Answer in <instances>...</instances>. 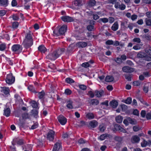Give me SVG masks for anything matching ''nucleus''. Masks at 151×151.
<instances>
[{
    "mask_svg": "<svg viewBox=\"0 0 151 151\" xmlns=\"http://www.w3.org/2000/svg\"><path fill=\"white\" fill-rule=\"evenodd\" d=\"M65 49L64 48H61L58 49L55 51L57 53V55L58 57L61 55L64 52Z\"/></svg>",
    "mask_w": 151,
    "mask_h": 151,
    "instance_id": "nucleus-22",
    "label": "nucleus"
},
{
    "mask_svg": "<svg viewBox=\"0 0 151 151\" xmlns=\"http://www.w3.org/2000/svg\"><path fill=\"white\" fill-rule=\"evenodd\" d=\"M133 41L135 42L139 43L141 42V40L139 38H135L133 40Z\"/></svg>",
    "mask_w": 151,
    "mask_h": 151,
    "instance_id": "nucleus-45",
    "label": "nucleus"
},
{
    "mask_svg": "<svg viewBox=\"0 0 151 151\" xmlns=\"http://www.w3.org/2000/svg\"><path fill=\"white\" fill-rule=\"evenodd\" d=\"M111 136L108 134H103L101 135L100 137V139L101 140H103L105 139L107 137L111 138Z\"/></svg>",
    "mask_w": 151,
    "mask_h": 151,
    "instance_id": "nucleus-18",
    "label": "nucleus"
},
{
    "mask_svg": "<svg viewBox=\"0 0 151 151\" xmlns=\"http://www.w3.org/2000/svg\"><path fill=\"white\" fill-rule=\"evenodd\" d=\"M57 53L55 51L51 54L48 55L47 57V58L51 60H55L58 57Z\"/></svg>",
    "mask_w": 151,
    "mask_h": 151,
    "instance_id": "nucleus-6",
    "label": "nucleus"
},
{
    "mask_svg": "<svg viewBox=\"0 0 151 151\" xmlns=\"http://www.w3.org/2000/svg\"><path fill=\"white\" fill-rule=\"evenodd\" d=\"M88 95L91 98L93 97L94 96L93 92L91 91H90L88 92Z\"/></svg>",
    "mask_w": 151,
    "mask_h": 151,
    "instance_id": "nucleus-62",
    "label": "nucleus"
},
{
    "mask_svg": "<svg viewBox=\"0 0 151 151\" xmlns=\"http://www.w3.org/2000/svg\"><path fill=\"white\" fill-rule=\"evenodd\" d=\"M8 4L7 0H0V4L6 6Z\"/></svg>",
    "mask_w": 151,
    "mask_h": 151,
    "instance_id": "nucleus-35",
    "label": "nucleus"
},
{
    "mask_svg": "<svg viewBox=\"0 0 151 151\" xmlns=\"http://www.w3.org/2000/svg\"><path fill=\"white\" fill-rule=\"evenodd\" d=\"M28 89L29 90L34 93H36L34 88L32 86H29L28 87Z\"/></svg>",
    "mask_w": 151,
    "mask_h": 151,
    "instance_id": "nucleus-43",
    "label": "nucleus"
},
{
    "mask_svg": "<svg viewBox=\"0 0 151 151\" xmlns=\"http://www.w3.org/2000/svg\"><path fill=\"white\" fill-rule=\"evenodd\" d=\"M114 6L116 9H119L122 10H124L126 8V6L124 5L123 4H120L118 2L115 3Z\"/></svg>",
    "mask_w": 151,
    "mask_h": 151,
    "instance_id": "nucleus-10",
    "label": "nucleus"
},
{
    "mask_svg": "<svg viewBox=\"0 0 151 151\" xmlns=\"http://www.w3.org/2000/svg\"><path fill=\"white\" fill-rule=\"evenodd\" d=\"M62 21L67 22H71L74 20V19L71 17L68 16H63L61 17Z\"/></svg>",
    "mask_w": 151,
    "mask_h": 151,
    "instance_id": "nucleus-7",
    "label": "nucleus"
},
{
    "mask_svg": "<svg viewBox=\"0 0 151 151\" xmlns=\"http://www.w3.org/2000/svg\"><path fill=\"white\" fill-rule=\"evenodd\" d=\"M86 114V117L88 119H91L94 118V114L92 113L89 112Z\"/></svg>",
    "mask_w": 151,
    "mask_h": 151,
    "instance_id": "nucleus-20",
    "label": "nucleus"
},
{
    "mask_svg": "<svg viewBox=\"0 0 151 151\" xmlns=\"http://www.w3.org/2000/svg\"><path fill=\"white\" fill-rule=\"evenodd\" d=\"M146 118L147 119H151V112L147 113L146 115Z\"/></svg>",
    "mask_w": 151,
    "mask_h": 151,
    "instance_id": "nucleus-64",
    "label": "nucleus"
},
{
    "mask_svg": "<svg viewBox=\"0 0 151 151\" xmlns=\"http://www.w3.org/2000/svg\"><path fill=\"white\" fill-rule=\"evenodd\" d=\"M91 103L93 105H96L99 104V101L97 99H93L91 100Z\"/></svg>",
    "mask_w": 151,
    "mask_h": 151,
    "instance_id": "nucleus-32",
    "label": "nucleus"
},
{
    "mask_svg": "<svg viewBox=\"0 0 151 151\" xmlns=\"http://www.w3.org/2000/svg\"><path fill=\"white\" fill-rule=\"evenodd\" d=\"M128 121L129 123L132 124H137V122L135 119H132L130 117H128Z\"/></svg>",
    "mask_w": 151,
    "mask_h": 151,
    "instance_id": "nucleus-29",
    "label": "nucleus"
},
{
    "mask_svg": "<svg viewBox=\"0 0 151 151\" xmlns=\"http://www.w3.org/2000/svg\"><path fill=\"white\" fill-rule=\"evenodd\" d=\"M114 80V78L111 76H107L105 78V81L107 82L112 81Z\"/></svg>",
    "mask_w": 151,
    "mask_h": 151,
    "instance_id": "nucleus-25",
    "label": "nucleus"
},
{
    "mask_svg": "<svg viewBox=\"0 0 151 151\" xmlns=\"http://www.w3.org/2000/svg\"><path fill=\"white\" fill-rule=\"evenodd\" d=\"M73 47L72 45H70L67 49V52L69 53H70L73 50Z\"/></svg>",
    "mask_w": 151,
    "mask_h": 151,
    "instance_id": "nucleus-37",
    "label": "nucleus"
},
{
    "mask_svg": "<svg viewBox=\"0 0 151 151\" xmlns=\"http://www.w3.org/2000/svg\"><path fill=\"white\" fill-rule=\"evenodd\" d=\"M114 46H118L119 45L122 47H124V44L123 43H120L118 41H115L113 42V44Z\"/></svg>",
    "mask_w": 151,
    "mask_h": 151,
    "instance_id": "nucleus-26",
    "label": "nucleus"
},
{
    "mask_svg": "<svg viewBox=\"0 0 151 151\" xmlns=\"http://www.w3.org/2000/svg\"><path fill=\"white\" fill-rule=\"evenodd\" d=\"M12 18L14 20H17L19 19L18 16L17 14H14L13 15Z\"/></svg>",
    "mask_w": 151,
    "mask_h": 151,
    "instance_id": "nucleus-63",
    "label": "nucleus"
},
{
    "mask_svg": "<svg viewBox=\"0 0 151 151\" xmlns=\"http://www.w3.org/2000/svg\"><path fill=\"white\" fill-rule=\"evenodd\" d=\"M142 45V44L137 45L134 46L133 47V49L136 50H140L141 49V47Z\"/></svg>",
    "mask_w": 151,
    "mask_h": 151,
    "instance_id": "nucleus-33",
    "label": "nucleus"
},
{
    "mask_svg": "<svg viewBox=\"0 0 151 151\" xmlns=\"http://www.w3.org/2000/svg\"><path fill=\"white\" fill-rule=\"evenodd\" d=\"M10 114V110L9 108H7L4 110V115L6 116H8Z\"/></svg>",
    "mask_w": 151,
    "mask_h": 151,
    "instance_id": "nucleus-23",
    "label": "nucleus"
},
{
    "mask_svg": "<svg viewBox=\"0 0 151 151\" xmlns=\"http://www.w3.org/2000/svg\"><path fill=\"white\" fill-rule=\"evenodd\" d=\"M87 29L89 31H93L94 29V27L93 25H89L87 26Z\"/></svg>",
    "mask_w": 151,
    "mask_h": 151,
    "instance_id": "nucleus-41",
    "label": "nucleus"
},
{
    "mask_svg": "<svg viewBox=\"0 0 151 151\" xmlns=\"http://www.w3.org/2000/svg\"><path fill=\"white\" fill-rule=\"evenodd\" d=\"M55 132L52 130H50L48 132L47 135V139L50 141H52L54 139Z\"/></svg>",
    "mask_w": 151,
    "mask_h": 151,
    "instance_id": "nucleus-9",
    "label": "nucleus"
},
{
    "mask_svg": "<svg viewBox=\"0 0 151 151\" xmlns=\"http://www.w3.org/2000/svg\"><path fill=\"white\" fill-rule=\"evenodd\" d=\"M146 54L143 52H140L137 55V57L139 58H142L146 57Z\"/></svg>",
    "mask_w": 151,
    "mask_h": 151,
    "instance_id": "nucleus-30",
    "label": "nucleus"
},
{
    "mask_svg": "<svg viewBox=\"0 0 151 151\" xmlns=\"http://www.w3.org/2000/svg\"><path fill=\"white\" fill-rule=\"evenodd\" d=\"M123 72L126 73H131L134 71V69L128 66H125L122 68Z\"/></svg>",
    "mask_w": 151,
    "mask_h": 151,
    "instance_id": "nucleus-11",
    "label": "nucleus"
},
{
    "mask_svg": "<svg viewBox=\"0 0 151 151\" xmlns=\"http://www.w3.org/2000/svg\"><path fill=\"white\" fill-rule=\"evenodd\" d=\"M65 93L66 95H69L71 93V91L70 89H67L65 90Z\"/></svg>",
    "mask_w": 151,
    "mask_h": 151,
    "instance_id": "nucleus-57",
    "label": "nucleus"
},
{
    "mask_svg": "<svg viewBox=\"0 0 151 151\" xmlns=\"http://www.w3.org/2000/svg\"><path fill=\"white\" fill-rule=\"evenodd\" d=\"M118 104V102L115 100H113L110 102V105L113 108H116Z\"/></svg>",
    "mask_w": 151,
    "mask_h": 151,
    "instance_id": "nucleus-19",
    "label": "nucleus"
},
{
    "mask_svg": "<svg viewBox=\"0 0 151 151\" xmlns=\"http://www.w3.org/2000/svg\"><path fill=\"white\" fill-rule=\"evenodd\" d=\"M14 81L15 78L13 76L11 73L7 75L6 79V81L7 84H12L14 82Z\"/></svg>",
    "mask_w": 151,
    "mask_h": 151,
    "instance_id": "nucleus-3",
    "label": "nucleus"
},
{
    "mask_svg": "<svg viewBox=\"0 0 151 151\" xmlns=\"http://www.w3.org/2000/svg\"><path fill=\"white\" fill-rule=\"evenodd\" d=\"M82 66L83 67L86 68L89 66V64L88 62H85L82 64Z\"/></svg>",
    "mask_w": 151,
    "mask_h": 151,
    "instance_id": "nucleus-56",
    "label": "nucleus"
},
{
    "mask_svg": "<svg viewBox=\"0 0 151 151\" xmlns=\"http://www.w3.org/2000/svg\"><path fill=\"white\" fill-rule=\"evenodd\" d=\"M81 0H76L74 1V4L76 6H80L81 5Z\"/></svg>",
    "mask_w": 151,
    "mask_h": 151,
    "instance_id": "nucleus-34",
    "label": "nucleus"
},
{
    "mask_svg": "<svg viewBox=\"0 0 151 151\" xmlns=\"http://www.w3.org/2000/svg\"><path fill=\"white\" fill-rule=\"evenodd\" d=\"M22 117L23 119H26L29 118L28 114L27 113L23 114H22Z\"/></svg>",
    "mask_w": 151,
    "mask_h": 151,
    "instance_id": "nucleus-46",
    "label": "nucleus"
},
{
    "mask_svg": "<svg viewBox=\"0 0 151 151\" xmlns=\"http://www.w3.org/2000/svg\"><path fill=\"white\" fill-rule=\"evenodd\" d=\"M150 46H148V47L145 49V51L146 53L150 55H151V50Z\"/></svg>",
    "mask_w": 151,
    "mask_h": 151,
    "instance_id": "nucleus-36",
    "label": "nucleus"
},
{
    "mask_svg": "<svg viewBox=\"0 0 151 151\" xmlns=\"http://www.w3.org/2000/svg\"><path fill=\"white\" fill-rule=\"evenodd\" d=\"M76 46L79 47H84L87 45L86 42H78L76 44Z\"/></svg>",
    "mask_w": 151,
    "mask_h": 151,
    "instance_id": "nucleus-15",
    "label": "nucleus"
},
{
    "mask_svg": "<svg viewBox=\"0 0 151 151\" xmlns=\"http://www.w3.org/2000/svg\"><path fill=\"white\" fill-rule=\"evenodd\" d=\"M98 122L95 120L91 121L89 123L90 126L93 128H94L97 127L98 125Z\"/></svg>",
    "mask_w": 151,
    "mask_h": 151,
    "instance_id": "nucleus-13",
    "label": "nucleus"
},
{
    "mask_svg": "<svg viewBox=\"0 0 151 151\" xmlns=\"http://www.w3.org/2000/svg\"><path fill=\"white\" fill-rule=\"evenodd\" d=\"M119 28V24L117 22H115L111 27V29L114 31L117 30Z\"/></svg>",
    "mask_w": 151,
    "mask_h": 151,
    "instance_id": "nucleus-17",
    "label": "nucleus"
},
{
    "mask_svg": "<svg viewBox=\"0 0 151 151\" xmlns=\"http://www.w3.org/2000/svg\"><path fill=\"white\" fill-rule=\"evenodd\" d=\"M120 106L121 109L123 111H125L127 109V106L124 104H122Z\"/></svg>",
    "mask_w": 151,
    "mask_h": 151,
    "instance_id": "nucleus-55",
    "label": "nucleus"
},
{
    "mask_svg": "<svg viewBox=\"0 0 151 151\" xmlns=\"http://www.w3.org/2000/svg\"><path fill=\"white\" fill-rule=\"evenodd\" d=\"M58 122L62 125H64L67 122V119L63 116L60 115L58 117Z\"/></svg>",
    "mask_w": 151,
    "mask_h": 151,
    "instance_id": "nucleus-5",
    "label": "nucleus"
},
{
    "mask_svg": "<svg viewBox=\"0 0 151 151\" xmlns=\"http://www.w3.org/2000/svg\"><path fill=\"white\" fill-rule=\"evenodd\" d=\"M45 95L44 92L42 91L39 93V97L40 99L42 98Z\"/></svg>",
    "mask_w": 151,
    "mask_h": 151,
    "instance_id": "nucleus-53",
    "label": "nucleus"
},
{
    "mask_svg": "<svg viewBox=\"0 0 151 151\" xmlns=\"http://www.w3.org/2000/svg\"><path fill=\"white\" fill-rule=\"evenodd\" d=\"M96 1L94 0H90L88 3V5L89 6H93L95 4Z\"/></svg>",
    "mask_w": 151,
    "mask_h": 151,
    "instance_id": "nucleus-39",
    "label": "nucleus"
},
{
    "mask_svg": "<svg viewBox=\"0 0 151 151\" xmlns=\"http://www.w3.org/2000/svg\"><path fill=\"white\" fill-rule=\"evenodd\" d=\"M33 41L24 39L23 42L24 47L26 48H28L31 46L33 44Z\"/></svg>",
    "mask_w": 151,
    "mask_h": 151,
    "instance_id": "nucleus-4",
    "label": "nucleus"
},
{
    "mask_svg": "<svg viewBox=\"0 0 151 151\" xmlns=\"http://www.w3.org/2000/svg\"><path fill=\"white\" fill-rule=\"evenodd\" d=\"M115 119L117 123H120L122 122L123 118L121 116H118L116 117Z\"/></svg>",
    "mask_w": 151,
    "mask_h": 151,
    "instance_id": "nucleus-28",
    "label": "nucleus"
},
{
    "mask_svg": "<svg viewBox=\"0 0 151 151\" xmlns=\"http://www.w3.org/2000/svg\"><path fill=\"white\" fill-rule=\"evenodd\" d=\"M38 50L42 52H45L46 51V49L43 45H41L38 47Z\"/></svg>",
    "mask_w": 151,
    "mask_h": 151,
    "instance_id": "nucleus-27",
    "label": "nucleus"
},
{
    "mask_svg": "<svg viewBox=\"0 0 151 151\" xmlns=\"http://www.w3.org/2000/svg\"><path fill=\"white\" fill-rule=\"evenodd\" d=\"M31 105L32 107L34 108H36L37 107V102L34 101H31Z\"/></svg>",
    "mask_w": 151,
    "mask_h": 151,
    "instance_id": "nucleus-38",
    "label": "nucleus"
},
{
    "mask_svg": "<svg viewBox=\"0 0 151 151\" xmlns=\"http://www.w3.org/2000/svg\"><path fill=\"white\" fill-rule=\"evenodd\" d=\"M125 77L126 79L128 81H131L132 76L130 75H125Z\"/></svg>",
    "mask_w": 151,
    "mask_h": 151,
    "instance_id": "nucleus-51",
    "label": "nucleus"
},
{
    "mask_svg": "<svg viewBox=\"0 0 151 151\" xmlns=\"http://www.w3.org/2000/svg\"><path fill=\"white\" fill-rule=\"evenodd\" d=\"M66 81L68 83H71L74 82V81L72 79L70 78H67L66 79Z\"/></svg>",
    "mask_w": 151,
    "mask_h": 151,
    "instance_id": "nucleus-42",
    "label": "nucleus"
},
{
    "mask_svg": "<svg viewBox=\"0 0 151 151\" xmlns=\"http://www.w3.org/2000/svg\"><path fill=\"white\" fill-rule=\"evenodd\" d=\"M140 82L139 81H136L133 82V84L134 86H138L140 85Z\"/></svg>",
    "mask_w": 151,
    "mask_h": 151,
    "instance_id": "nucleus-52",
    "label": "nucleus"
},
{
    "mask_svg": "<svg viewBox=\"0 0 151 151\" xmlns=\"http://www.w3.org/2000/svg\"><path fill=\"white\" fill-rule=\"evenodd\" d=\"M141 145L142 147H145L147 146H150L151 145V141L150 140L146 141L143 139L141 143Z\"/></svg>",
    "mask_w": 151,
    "mask_h": 151,
    "instance_id": "nucleus-8",
    "label": "nucleus"
},
{
    "mask_svg": "<svg viewBox=\"0 0 151 151\" xmlns=\"http://www.w3.org/2000/svg\"><path fill=\"white\" fill-rule=\"evenodd\" d=\"M133 130L135 132H137L139 130L140 128L137 126H134L133 127Z\"/></svg>",
    "mask_w": 151,
    "mask_h": 151,
    "instance_id": "nucleus-60",
    "label": "nucleus"
},
{
    "mask_svg": "<svg viewBox=\"0 0 151 151\" xmlns=\"http://www.w3.org/2000/svg\"><path fill=\"white\" fill-rule=\"evenodd\" d=\"M54 145H56L55 149L59 150L60 147V142H58L55 143Z\"/></svg>",
    "mask_w": 151,
    "mask_h": 151,
    "instance_id": "nucleus-47",
    "label": "nucleus"
},
{
    "mask_svg": "<svg viewBox=\"0 0 151 151\" xmlns=\"http://www.w3.org/2000/svg\"><path fill=\"white\" fill-rule=\"evenodd\" d=\"M115 127L116 130L123 133H126V130L119 125H116Z\"/></svg>",
    "mask_w": 151,
    "mask_h": 151,
    "instance_id": "nucleus-14",
    "label": "nucleus"
},
{
    "mask_svg": "<svg viewBox=\"0 0 151 151\" xmlns=\"http://www.w3.org/2000/svg\"><path fill=\"white\" fill-rule=\"evenodd\" d=\"M140 140L139 137L137 135L133 136L131 139L132 142L133 143H138Z\"/></svg>",
    "mask_w": 151,
    "mask_h": 151,
    "instance_id": "nucleus-12",
    "label": "nucleus"
},
{
    "mask_svg": "<svg viewBox=\"0 0 151 151\" xmlns=\"http://www.w3.org/2000/svg\"><path fill=\"white\" fill-rule=\"evenodd\" d=\"M67 26L66 25H63L59 29L55 28L53 31V35L54 36L57 37L60 35H63L66 32Z\"/></svg>",
    "mask_w": 151,
    "mask_h": 151,
    "instance_id": "nucleus-1",
    "label": "nucleus"
},
{
    "mask_svg": "<svg viewBox=\"0 0 151 151\" xmlns=\"http://www.w3.org/2000/svg\"><path fill=\"white\" fill-rule=\"evenodd\" d=\"M70 136V135H69L68 133H64L63 135V138H68Z\"/></svg>",
    "mask_w": 151,
    "mask_h": 151,
    "instance_id": "nucleus-61",
    "label": "nucleus"
},
{
    "mask_svg": "<svg viewBox=\"0 0 151 151\" xmlns=\"http://www.w3.org/2000/svg\"><path fill=\"white\" fill-rule=\"evenodd\" d=\"M99 128L100 131L102 132H104L105 129V128L103 125H100L99 126Z\"/></svg>",
    "mask_w": 151,
    "mask_h": 151,
    "instance_id": "nucleus-59",
    "label": "nucleus"
},
{
    "mask_svg": "<svg viewBox=\"0 0 151 151\" xmlns=\"http://www.w3.org/2000/svg\"><path fill=\"white\" fill-rule=\"evenodd\" d=\"M79 88L83 90H86V86L84 85H80L79 86Z\"/></svg>",
    "mask_w": 151,
    "mask_h": 151,
    "instance_id": "nucleus-54",
    "label": "nucleus"
},
{
    "mask_svg": "<svg viewBox=\"0 0 151 151\" xmlns=\"http://www.w3.org/2000/svg\"><path fill=\"white\" fill-rule=\"evenodd\" d=\"M19 25V23L17 22H14L12 24V27L13 28H17Z\"/></svg>",
    "mask_w": 151,
    "mask_h": 151,
    "instance_id": "nucleus-58",
    "label": "nucleus"
},
{
    "mask_svg": "<svg viewBox=\"0 0 151 151\" xmlns=\"http://www.w3.org/2000/svg\"><path fill=\"white\" fill-rule=\"evenodd\" d=\"M6 48V45L4 44H1L0 45V50L3 51Z\"/></svg>",
    "mask_w": 151,
    "mask_h": 151,
    "instance_id": "nucleus-44",
    "label": "nucleus"
},
{
    "mask_svg": "<svg viewBox=\"0 0 151 151\" xmlns=\"http://www.w3.org/2000/svg\"><path fill=\"white\" fill-rule=\"evenodd\" d=\"M132 102V99L131 98H128L125 101V103L127 104H130Z\"/></svg>",
    "mask_w": 151,
    "mask_h": 151,
    "instance_id": "nucleus-49",
    "label": "nucleus"
},
{
    "mask_svg": "<svg viewBox=\"0 0 151 151\" xmlns=\"http://www.w3.org/2000/svg\"><path fill=\"white\" fill-rule=\"evenodd\" d=\"M12 49L13 51L17 54H19L22 51V47L20 45L16 44L12 46Z\"/></svg>",
    "mask_w": 151,
    "mask_h": 151,
    "instance_id": "nucleus-2",
    "label": "nucleus"
},
{
    "mask_svg": "<svg viewBox=\"0 0 151 151\" xmlns=\"http://www.w3.org/2000/svg\"><path fill=\"white\" fill-rule=\"evenodd\" d=\"M1 90L2 92L4 93L5 94H7L9 93V89L8 87H1Z\"/></svg>",
    "mask_w": 151,
    "mask_h": 151,
    "instance_id": "nucleus-16",
    "label": "nucleus"
},
{
    "mask_svg": "<svg viewBox=\"0 0 151 151\" xmlns=\"http://www.w3.org/2000/svg\"><path fill=\"white\" fill-rule=\"evenodd\" d=\"M73 102L71 101H68L67 102V107L69 109H71L73 108L72 105Z\"/></svg>",
    "mask_w": 151,
    "mask_h": 151,
    "instance_id": "nucleus-31",
    "label": "nucleus"
},
{
    "mask_svg": "<svg viewBox=\"0 0 151 151\" xmlns=\"http://www.w3.org/2000/svg\"><path fill=\"white\" fill-rule=\"evenodd\" d=\"M146 24L148 26L151 25V19H146L145 20Z\"/></svg>",
    "mask_w": 151,
    "mask_h": 151,
    "instance_id": "nucleus-50",
    "label": "nucleus"
},
{
    "mask_svg": "<svg viewBox=\"0 0 151 151\" xmlns=\"http://www.w3.org/2000/svg\"><path fill=\"white\" fill-rule=\"evenodd\" d=\"M32 37V34L30 32H29L27 34V35H26L25 39H27V40H30L33 41Z\"/></svg>",
    "mask_w": 151,
    "mask_h": 151,
    "instance_id": "nucleus-21",
    "label": "nucleus"
},
{
    "mask_svg": "<svg viewBox=\"0 0 151 151\" xmlns=\"http://www.w3.org/2000/svg\"><path fill=\"white\" fill-rule=\"evenodd\" d=\"M32 113L33 114L34 117L37 118L38 114V111L36 110H34L32 111Z\"/></svg>",
    "mask_w": 151,
    "mask_h": 151,
    "instance_id": "nucleus-40",
    "label": "nucleus"
},
{
    "mask_svg": "<svg viewBox=\"0 0 151 151\" xmlns=\"http://www.w3.org/2000/svg\"><path fill=\"white\" fill-rule=\"evenodd\" d=\"M99 21H102V22L104 23H106L108 22L109 19L107 18H105L100 19Z\"/></svg>",
    "mask_w": 151,
    "mask_h": 151,
    "instance_id": "nucleus-48",
    "label": "nucleus"
},
{
    "mask_svg": "<svg viewBox=\"0 0 151 151\" xmlns=\"http://www.w3.org/2000/svg\"><path fill=\"white\" fill-rule=\"evenodd\" d=\"M95 93V95L97 97H100L103 95L104 91H96Z\"/></svg>",
    "mask_w": 151,
    "mask_h": 151,
    "instance_id": "nucleus-24",
    "label": "nucleus"
}]
</instances>
